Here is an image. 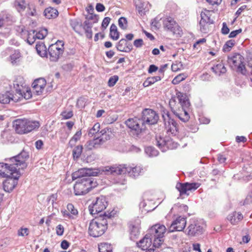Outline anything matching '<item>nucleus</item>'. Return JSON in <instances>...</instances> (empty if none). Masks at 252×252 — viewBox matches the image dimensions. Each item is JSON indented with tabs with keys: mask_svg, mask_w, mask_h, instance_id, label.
<instances>
[{
	"mask_svg": "<svg viewBox=\"0 0 252 252\" xmlns=\"http://www.w3.org/2000/svg\"><path fill=\"white\" fill-rule=\"evenodd\" d=\"M142 168L140 166L131 167L126 165L119 166H108L103 167L101 171L106 175H121L127 172L130 176H138L141 172Z\"/></svg>",
	"mask_w": 252,
	"mask_h": 252,
	"instance_id": "7ed1b4c3",
	"label": "nucleus"
},
{
	"mask_svg": "<svg viewBox=\"0 0 252 252\" xmlns=\"http://www.w3.org/2000/svg\"><path fill=\"white\" fill-rule=\"evenodd\" d=\"M47 34V29L45 28H42L35 34L36 38L38 39H42L45 37Z\"/></svg>",
	"mask_w": 252,
	"mask_h": 252,
	"instance_id": "a19ab883",
	"label": "nucleus"
},
{
	"mask_svg": "<svg viewBox=\"0 0 252 252\" xmlns=\"http://www.w3.org/2000/svg\"><path fill=\"white\" fill-rule=\"evenodd\" d=\"M176 37H180L183 34V31L181 28L174 22V35Z\"/></svg>",
	"mask_w": 252,
	"mask_h": 252,
	"instance_id": "09e8293b",
	"label": "nucleus"
},
{
	"mask_svg": "<svg viewBox=\"0 0 252 252\" xmlns=\"http://www.w3.org/2000/svg\"><path fill=\"white\" fill-rule=\"evenodd\" d=\"M29 158V154L23 150L18 155L10 158L9 162H11L19 171L20 169H24L27 166L25 160Z\"/></svg>",
	"mask_w": 252,
	"mask_h": 252,
	"instance_id": "9b49d317",
	"label": "nucleus"
},
{
	"mask_svg": "<svg viewBox=\"0 0 252 252\" xmlns=\"http://www.w3.org/2000/svg\"><path fill=\"white\" fill-rule=\"evenodd\" d=\"M14 88L16 89V93L19 95L18 99L21 97H24L26 99H28L32 97V94L31 91H27L26 93H23L20 89H18L16 86L18 88L19 85L17 82H14L13 83Z\"/></svg>",
	"mask_w": 252,
	"mask_h": 252,
	"instance_id": "7c9ffc66",
	"label": "nucleus"
},
{
	"mask_svg": "<svg viewBox=\"0 0 252 252\" xmlns=\"http://www.w3.org/2000/svg\"><path fill=\"white\" fill-rule=\"evenodd\" d=\"M141 121L143 122V125L147 124L152 125L156 124L158 120V116L156 112L150 109H145L142 112Z\"/></svg>",
	"mask_w": 252,
	"mask_h": 252,
	"instance_id": "2eb2a0df",
	"label": "nucleus"
},
{
	"mask_svg": "<svg viewBox=\"0 0 252 252\" xmlns=\"http://www.w3.org/2000/svg\"><path fill=\"white\" fill-rule=\"evenodd\" d=\"M69 22L73 30L78 34L81 35V30L82 28V24L81 20L78 19H71Z\"/></svg>",
	"mask_w": 252,
	"mask_h": 252,
	"instance_id": "cd10ccee",
	"label": "nucleus"
},
{
	"mask_svg": "<svg viewBox=\"0 0 252 252\" xmlns=\"http://www.w3.org/2000/svg\"><path fill=\"white\" fill-rule=\"evenodd\" d=\"M118 24L119 27L123 29L126 30L127 27V20L125 17H121L118 21Z\"/></svg>",
	"mask_w": 252,
	"mask_h": 252,
	"instance_id": "a18cd8bd",
	"label": "nucleus"
},
{
	"mask_svg": "<svg viewBox=\"0 0 252 252\" xmlns=\"http://www.w3.org/2000/svg\"><path fill=\"white\" fill-rule=\"evenodd\" d=\"M140 234L139 228L136 226H133L130 231V239L134 240L136 239Z\"/></svg>",
	"mask_w": 252,
	"mask_h": 252,
	"instance_id": "c03bdc74",
	"label": "nucleus"
},
{
	"mask_svg": "<svg viewBox=\"0 0 252 252\" xmlns=\"http://www.w3.org/2000/svg\"><path fill=\"white\" fill-rule=\"evenodd\" d=\"M111 19L109 17H105L102 22L101 27L104 29H105L110 22Z\"/></svg>",
	"mask_w": 252,
	"mask_h": 252,
	"instance_id": "13d9d810",
	"label": "nucleus"
},
{
	"mask_svg": "<svg viewBox=\"0 0 252 252\" xmlns=\"http://www.w3.org/2000/svg\"><path fill=\"white\" fill-rule=\"evenodd\" d=\"M243 218V216L241 213L236 212L229 214L227 217L228 220L233 225L241 221Z\"/></svg>",
	"mask_w": 252,
	"mask_h": 252,
	"instance_id": "bb28decb",
	"label": "nucleus"
},
{
	"mask_svg": "<svg viewBox=\"0 0 252 252\" xmlns=\"http://www.w3.org/2000/svg\"><path fill=\"white\" fill-rule=\"evenodd\" d=\"M173 13H170L169 15L166 16L163 20L164 28L171 31H172L173 29Z\"/></svg>",
	"mask_w": 252,
	"mask_h": 252,
	"instance_id": "c85d7f7f",
	"label": "nucleus"
},
{
	"mask_svg": "<svg viewBox=\"0 0 252 252\" xmlns=\"http://www.w3.org/2000/svg\"><path fill=\"white\" fill-rule=\"evenodd\" d=\"M96 183L93 178H83L78 179L74 186V193L76 195L86 194L90 190L96 186Z\"/></svg>",
	"mask_w": 252,
	"mask_h": 252,
	"instance_id": "20e7f679",
	"label": "nucleus"
},
{
	"mask_svg": "<svg viewBox=\"0 0 252 252\" xmlns=\"http://www.w3.org/2000/svg\"><path fill=\"white\" fill-rule=\"evenodd\" d=\"M21 176L19 171H15V173L10 176L6 177V179L3 183L4 190L10 192L13 190L18 184V180Z\"/></svg>",
	"mask_w": 252,
	"mask_h": 252,
	"instance_id": "ddd939ff",
	"label": "nucleus"
},
{
	"mask_svg": "<svg viewBox=\"0 0 252 252\" xmlns=\"http://www.w3.org/2000/svg\"><path fill=\"white\" fill-rule=\"evenodd\" d=\"M82 135V132L81 130L77 131L73 135L72 138L69 142V145L70 147L74 146L78 140H79Z\"/></svg>",
	"mask_w": 252,
	"mask_h": 252,
	"instance_id": "4c0bfd02",
	"label": "nucleus"
},
{
	"mask_svg": "<svg viewBox=\"0 0 252 252\" xmlns=\"http://www.w3.org/2000/svg\"><path fill=\"white\" fill-rule=\"evenodd\" d=\"M34 32V31H33L32 33L29 32L28 33L27 42L30 45H32L35 42V39H37Z\"/></svg>",
	"mask_w": 252,
	"mask_h": 252,
	"instance_id": "49530a36",
	"label": "nucleus"
},
{
	"mask_svg": "<svg viewBox=\"0 0 252 252\" xmlns=\"http://www.w3.org/2000/svg\"><path fill=\"white\" fill-rule=\"evenodd\" d=\"M188 234L191 236H195L202 233L203 226L198 220H194L188 227Z\"/></svg>",
	"mask_w": 252,
	"mask_h": 252,
	"instance_id": "6ab92c4d",
	"label": "nucleus"
},
{
	"mask_svg": "<svg viewBox=\"0 0 252 252\" xmlns=\"http://www.w3.org/2000/svg\"><path fill=\"white\" fill-rule=\"evenodd\" d=\"M110 36L114 40H117L119 38V32L117 30V26L113 24L110 29Z\"/></svg>",
	"mask_w": 252,
	"mask_h": 252,
	"instance_id": "72a5a7b5",
	"label": "nucleus"
},
{
	"mask_svg": "<svg viewBox=\"0 0 252 252\" xmlns=\"http://www.w3.org/2000/svg\"><path fill=\"white\" fill-rule=\"evenodd\" d=\"M27 122L26 133L38 128L39 126V124L37 121H32L27 120Z\"/></svg>",
	"mask_w": 252,
	"mask_h": 252,
	"instance_id": "c9c22d12",
	"label": "nucleus"
},
{
	"mask_svg": "<svg viewBox=\"0 0 252 252\" xmlns=\"http://www.w3.org/2000/svg\"><path fill=\"white\" fill-rule=\"evenodd\" d=\"M186 218L179 216L174 220V231H182L186 225Z\"/></svg>",
	"mask_w": 252,
	"mask_h": 252,
	"instance_id": "b1692460",
	"label": "nucleus"
},
{
	"mask_svg": "<svg viewBox=\"0 0 252 252\" xmlns=\"http://www.w3.org/2000/svg\"><path fill=\"white\" fill-rule=\"evenodd\" d=\"M143 44V41L142 39H138L134 40L133 45L137 48L141 47Z\"/></svg>",
	"mask_w": 252,
	"mask_h": 252,
	"instance_id": "680f3d73",
	"label": "nucleus"
},
{
	"mask_svg": "<svg viewBox=\"0 0 252 252\" xmlns=\"http://www.w3.org/2000/svg\"><path fill=\"white\" fill-rule=\"evenodd\" d=\"M27 119H17L13 122V127L19 134L26 133Z\"/></svg>",
	"mask_w": 252,
	"mask_h": 252,
	"instance_id": "aec40b11",
	"label": "nucleus"
},
{
	"mask_svg": "<svg viewBox=\"0 0 252 252\" xmlns=\"http://www.w3.org/2000/svg\"><path fill=\"white\" fill-rule=\"evenodd\" d=\"M67 210L70 212V213L73 215L76 216L78 215V211L76 209H75L73 205V204L71 203H69L67 205Z\"/></svg>",
	"mask_w": 252,
	"mask_h": 252,
	"instance_id": "864d4df0",
	"label": "nucleus"
},
{
	"mask_svg": "<svg viewBox=\"0 0 252 252\" xmlns=\"http://www.w3.org/2000/svg\"><path fill=\"white\" fill-rule=\"evenodd\" d=\"M99 252H113L111 245L104 243L98 245Z\"/></svg>",
	"mask_w": 252,
	"mask_h": 252,
	"instance_id": "e433bc0d",
	"label": "nucleus"
},
{
	"mask_svg": "<svg viewBox=\"0 0 252 252\" xmlns=\"http://www.w3.org/2000/svg\"><path fill=\"white\" fill-rule=\"evenodd\" d=\"M95 9L98 12H102L105 10V6L100 3H97L96 5Z\"/></svg>",
	"mask_w": 252,
	"mask_h": 252,
	"instance_id": "338daca9",
	"label": "nucleus"
},
{
	"mask_svg": "<svg viewBox=\"0 0 252 252\" xmlns=\"http://www.w3.org/2000/svg\"><path fill=\"white\" fill-rule=\"evenodd\" d=\"M162 117L164 122L165 128L167 130V134L164 138L160 136H156V143L158 147L162 152H166L167 150L173 149V136L172 132V128L173 126V119L171 117L168 111H164L162 114Z\"/></svg>",
	"mask_w": 252,
	"mask_h": 252,
	"instance_id": "f257e3e1",
	"label": "nucleus"
},
{
	"mask_svg": "<svg viewBox=\"0 0 252 252\" xmlns=\"http://www.w3.org/2000/svg\"><path fill=\"white\" fill-rule=\"evenodd\" d=\"M241 32H242V30L241 29L237 30L232 31L229 35V38L235 37L237 36V35H238L239 33H241Z\"/></svg>",
	"mask_w": 252,
	"mask_h": 252,
	"instance_id": "e2e57ef3",
	"label": "nucleus"
},
{
	"mask_svg": "<svg viewBox=\"0 0 252 252\" xmlns=\"http://www.w3.org/2000/svg\"><path fill=\"white\" fill-rule=\"evenodd\" d=\"M234 44L235 41L234 40H230L227 41L223 46V51L225 52L229 51L230 49L234 45Z\"/></svg>",
	"mask_w": 252,
	"mask_h": 252,
	"instance_id": "de8ad7c7",
	"label": "nucleus"
},
{
	"mask_svg": "<svg viewBox=\"0 0 252 252\" xmlns=\"http://www.w3.org/2000/svg\"><path fill=\"white\" fill-rule=\"evenodd\" d=\"M92 27V23L89 20H86L84 22L83 29L85 31L87 37L90 39L92 38L93 36Z\"/></svg>",
	"mask_w": 252,
	"mask_h": 252,
	"instance_id": "2f4dec72",
	"label": "nucleus"
},
{
	"mask_svg": "<svg viewBox=\"0 0 252 252\" xmlns=\"http://www.w3.org/2000/svg\"><path fill=\"white\" fill-rule=\"evenodd\" d=\"M212 69L216 74L219 75L225 73L226 71V69L221 61L217 62L212 67Z\"/></svg>",
	"mask_w": 252,
	"mask_h": 252,
	"instance_id": "a878e982",
	"label": "nucleus"
},
{
	"mask_svg": "<svg viewBox=\"0 0 252 252\" xmlns=\"http://www.w3.org/2000/svg\"><path fill=\"white\" fill-rule=\"evenodd\" d=\"M166 231L163 225L158 224L153 225L148 230V234L153 239V247L158 248L163 241V237Z\"/></svg>",
	"mask_w": 252,
	"mask_h": 252,
	"instance_id": "423d86ee",
	"label": "nucleus"
},
{
	"mask_svg": "<svg viewBox=\"0 0 252 252\" xmlns=\"http://www.w3.org/2000/svg\"><path fill=\"white\" fill-rule=\"evenodd\" d=\"M178 95V98L179 101V102L182 107V109L183 110V114H175L174 112V115H176L183 122L188 121L189 120V116L188 113V110L190 106V103L189 102V99L187 98L186 95H184L180 93H178L177 94Z\"/></svg>",
	"mask_w": 252,
	"mask_h": 252,
	"instance_id": "6e6552de",
	"label": "nucleus"
},
{
	"mask_svg": "<svg viewBox=\"0 0 252 252\" xmlns=\"http://www.w3.org/2000/svg\"><path fill=\"white\" fill-rule=\"evenodd\" d=\"M117 50L123 52H130L133 48L132 45L125 39H121L117 44Z\"/></svg>",
	"mask_w": 252,
	"mask_h": 252,
	"instance_id": "412c9836",
	"label": "nucleus"
},
{
	"mask_svg": "<svg viewBox=\"0 0 252 252\" xmlns=\"http://www.w3.org/2000/svg\"><path fill=\"white\" fill-rule=\"evenodd\" d=\"M64 232V228L61 224H59L56 227V233L59 236H62L63 235Z\"/></svg>",
	"mask_w": 252,
	"mask_h": 252,
	"instance_id": "4d7b16f0",
	"label": "nucleus"
},
{
	"mask_svg": "<svg viewBox=\"0 0 252 252\" xmlns=\"http://www.w3.org/2000/svg\"><path fill=\"white\" fill-rule=\"evenodd\" d=\"M100 172L98 169L84 168L79 169L72 174L73 180L81 179L83 178H91V176H96Z\"/></svg>",
	"mask_w": 252,
	"mask_h": 252,
	"instance_id": "f8f14e48",
	"label": "nucleus"
},
{
	"mask_svg": "<svg viewBox=\"0 0 252 252\" xmlns=\"http://www.w3.org/2000/svg\"><path fill=\"white\" fill-rule=\"evenodd\" d=\"M137 244L138 246L143 250H147L151 246L152 244H153V239L147 233L144 237Z\"/></svg>",
	"mask_w": 252,
	"mask_h": 252,
	"instance_id": "5701e85b",
	"label": "nucleus"
},
{
	"mask_svg": "<svg viewBox=\"0 0 252 252\" xmlns=\"http://www.w3.org/2000/svg\"><path fill=\"white\" fill-rule=\"evenodd\" d=\"M125 123L127 127L134 131L136 135H138L143 129V122L136 117L128 119Z\"/></svg>",
	"mask_w": 252,
	"mask_h": 252,
	"instance_id": "dca6fc26",
	"label": "nucleus"
},
{
	"mask_svg": "<svg viewBox=\"0 0 252 252\" xmlns=\"http://www.w3.org/2000/svg\"><path fill=\"white\" fill-rule=\"evenodd\" d=\"M176 64H174V72L183 68V65L180 62L176 61Z\"/></svg>",
	"mask_w": 252,
	"mask_h": 252,
	"instance_id": "0e129e2a",
	"label": "nucleus"
},
{
	"mask_svg": "<svg viewBox=\"0 0 252 252\" xmlns=\"http://www.w3.org/2000/svg\"><path fill=\"white\" fill-rule=\"evenodd\" d=\"M57 197L58 195L57 193L52 194L47 198V201L53 204L56 200Z\"/></svg>",
	"mask_w": 252,
	"mask_h": 252,
	"instance_id": "bf43d9fd",
	"label": "nucleus"
},
{
	"mask_svg": "<svg viewBox=\"0 0 252 252\" xmlns=\"http://www.w3.org/2000/svg\"><path fill=\"white\" fill-rule=\"evenodd\" d=\"M20 57V53L18 51H15L14 53L12 54L10 58L12 63H16L17 60Z\"/></svg>",
	"mask_w": 252,
	"mask_h": 252,
	"instance_id": "3c124183",
	"label": "nucleus"
},
{
	"mask_svg": "<svg viewBox=\"0 0 252 252\" xmlns=\"http://www.w3.org/2000/svg\"><path fill=\"white\" fill-rule=\"evenodd\" d=\"M251 203H252V191L247 195L245 200V204H250Z\"/></svg>",
	"mask_w": 252,
	"mask_h": 252,
	"instance_id": "774afa93",
	"label": "nucleus"
},
{
	"mask_svg": "<svg viewBox=\"0 0 252 252\" xmlns=\"http://www.w3.org/2000/svg\"><path fill=\"white\" fill-rule=\"evenodd\" d=\"M98 134L100 135L86 143L85 146L88 150L100 147L111 137V130L107 127L102 129Z\"/></svg>",
	"mask_w": 252,
	"mask_h": 252,
	"instance_id": "39448f33",
	"label": "nucleus"
},
{
	"mask_svg": "<svg viewBox=\"0 0 252 252\" xmlns=\"http://www.w3.org/2000/svg\"><path fill=\"white\" fill-rule=\"evenodd\" d=\"M17 168L11 163H0V177L10 176L17 171Z\"/></svg>",
	"mask_w": 252,
	"mask_h": 252,
	"instance_id": "f3484780",
	"label": "nucleus"
},
{
	"mask_svg": "<svg viewBox=\"0 0 252 252\" xmlns=\"http://www.w3.org/2000/svg\"><path fill=\"white\" fill-rule=\"evenodd\" d=\"M229 32V29L225 23H223L221 29V33L223 34H227Z\"/></svg>",
	"mask_w": 252,
	"mask_h": 252,
	"instance_id": "052dcab7",
	"label": "nucleus"
},
{
	"mask_svg": "<svg viewBox=\"0 0 252 252\" xmlns=\"http://www.w3.org/2000/svg\"><path fill=\"white\" fill-rule=\"evenodd\" d=\"M46 84V81L44 78H40L34 80L32 83V85L37 95L41 94Z\"/></svg>",
	"mask_w": 252,
	"mask_h": 252,
	"instance_id": "4be33fe9",
	"label": "nucleus"
},
{
	"mask_svg": "<svg viewBox=\"0 0 252 252\" xmlns=\"http://www.w3.org/2000/svg\"><path fill=\"white\" fill-rule=\"evenodd\" d=\"M63 45L62 42L59 41L54 44L50 45L48 48L50 59L51 61H57L63 52Z\"/></svg>",
	"mask_w": 252,
	"mask_h": 252,
	"instance_id": "4468645a",
	"label": "nucleus"
},
{
	"mask_svg": "<svg viewBox=\"0 0 252 252\" xmlns=\"http://www.w3.org/2000/svg\"><path fill=\"white\" fill-rule=\"evenodd\" d=\"M18 100L13 94L9 92H7L3 94H0V103L2 104H7L11 101L16 102Z\"/></svg>",
	"mask_w": 252,
	"mask_h": 252,
	"instance_id": "393cba45",
	"label": "nucleus"
},
{
	"mask_svg": "<svg viewBox=\"0 0 252 252\" xmlns=\"http://www.w3.org/2000/svg\"><path fill=\"white\" fill-rule=\"evenodd\" d=\"M145 153L149 157H156L158 155V152L154 147H148L145 148Z\"/></svg>",
	"mask_w": 252,
	"mask_h": 252,
	"instance_id": "ea45409f",
	"label": "nucleus"
},
{
	"mask_svg": "<svg viewBox=\"0 0 252 252\" xmlns=\"http://www.w3.org/2000/svg\"><path fill=\"white\" fill-rule=\"evenodd\" d=\"M61 115L63 119H68L72 117L73 113L72 111L70 110L68 111H64L62 113Z\"/></svg>",
	"mask_w": 252,
	"mask_h": 252,
	"instance_id": "5fc2aeb1",
	"label": "nucleus"
},
{
	"mask_svg": "<svg viewBox=\"0 0 252 252\" xmlns=\"http://www.w3.org/2000/svg\"><path fill=\"white\" fill-rule=\"evenodd\" d=\"M100 126L99 123H95L93 127L89 130L88 135L90 136H93L95 134L98 133L100 130Z\"/></svg>",
	"mask_w": 252,
	"mask_h": 252,
	"instance_id": "79ce46f5",
	"label": "nucleus"
},
{
	"mask_svg": "<svg viewBox=\"0 0 252 252\" xmlns=\"http://www.w3.org/2000/svg\"><path fill=\"white\" fill-rule=\"evenodd\" d=\"M200 186V184L199 183H177L176 185V189L179 192L180 197L183 199L184 198V195L189 196V191H194Z\"/></svg>",
	"mask_w": 252,
	"mask_h": 252,
	"instance_id": "0eeeda50",
	"label": "nucleus"
},
{
	"mask_svg": "<svg viewBox=\"0 0 252 252\" xmlns=\"http://www.w3.org/2000/svg\"><path fill=\"white\" fill-rule=\"evenodd\" d=\"M15 6L19 11H20L26 8V3L24 0H16L15 1Z\"/></svg>",
	"mask_w": 252,
	"mask_h": 252,
	"instance_id": "37998d69",
	"label": "nucleus"
},
{
	"mask_svg": "<svg viewBox=\"0 0 252 252\" xmlns=\"http://www.w3.org/2000/svg\"><path fill=\"white\" fill-rule=\"evenodd\" d=\"M119 77L117 75H114L111 77L108 82V85L109 87L114 86L116 82L118 81Z\"/></svg>",
	"mask_w": 252,
	"mask_h": 252,
	"instance_id": "603ef678",
	"label": "nucleus"
},
{
	"mask_svg": "<svg viewBox=\"0 0 252 252\" xmlns=\"http://www.w3.org/2000/svg\"><path fill=\"white\" fill-rule=\"evenodd\" d=\"M246 70L247 72H249L250 73V78L252 81V61L249 62Z\"/></svg>",
	"mask_w": 252,
	"mask_h": 252,
	"instance_id": "69168bd1",
	"label": "nucleus"
},
{
	"mask_svg": "<svg viewBox=\"0 0 252 252\" xmlns=\"http://www.w3.org/2000/svg\"><path fill=\"white\" fill-rule=\"evenodd\" d=\"M29 234V229L27 228H21L18 231V235L21 236H27Z\"/></svg>",
	"mask_w": 252,
	"mask_h": 252,
	"instance_id": "6e6d98bb",
	"label": "nucleus"
},
{
	"mask_svg": "<svg viewBox=\"0 0 252 252\" xmlns=\"http://www.w3.org/2000/svg\"><path fill=\"white\" fill-rule=\"evenodd\" d=\"M36 50L37 54L42 57H46L47 55L46 47L42 42H39L36 44Z\"/></svg>",
	"mask_w": 252,
	"mask_h": 252,
	"instance_id": "473e14b6",
	"label": "nucleus"
},
{
	"mask_svg": "<svg viewBox=\"0 0 252 252\" xmlns=\"http://www.w3.org/2000/svg\"><path fill=\"white\" fill-rule=\"evenodd\" d=\"M44 15L48 19H52L56 18L59 14L58 11L54 8L48 7L44 10Z\"/></svg>",
	"mask_w": 252,
	"mask_h": 252,
	"instance_id": "c756f323",
	"label": "nucleus"
},
{
	"mask_svg": "<svg viewBox=\"0 0 252 252\" xmlns=\"http://www.w3.org/2000/svg\"><path fill=\"white\" fill-rule=\"evenodd\" d=\"M12 21V17L11 15L6 14L0 17V28L5 25L10 24V22Z\"/></svg>",
	"mask_w": 252,
	"mask_h": 252,
	"instance_id": "f704fd0d",
	"label": "nucleus"
},
{
	"mask_svg": "<svg viewBox=\"0 0 252 252\" xmlns=\"http://www.w3.org/2000/svg\"><path fill=\"white\" fill-rule=\"evenodd\" d=\"M187 75L184 73H181L178 75H177L174 77V84H178L180 82L183 81L187 78Z\"/></svg>",
	"mask_w": 252,
	"mask_h": 252,
	"instance_id": "8fccbe9b",
	"label": "nucleus"
},
{
	"mask_svg": "<svg viewBox=\"0 0 252 252\" xmlns=\"http://www.w3.org/2000/svg\"><path fill=\"white\" fill-rule=\"evenodd\" d=\"M83 151V146L81 145H78L76 146L72 151V155L74 158H78Z\"/></svg>",
	"mask_w": 252,
	"mask_h": 252,
	"instance_id": "58836bf2",
	"label": "nucleus"
},
{
	"mask_svg": "<svg viewBox=\"0 0 252 252\" xmlns=\"http://www.w3.org/2000/svg\"><path fill=\"white\" fill-rule=\"evenodd\" d=\"M111 215H106L103 217L93 219L89 223L88 233L94 237L101 236L107 228L108 220H110Z\"/></svg>",
	"mask_w": 252,
	"mask_h": 252,
	"instance_id": "f03ea898",
	"label": "nucleus"
},
{
	"mask_svg": "<svg viewBox=\"0 0 252 252\" xmlns=\"http://www.w3.org/2000/svg\"><path fill=\"white\" fill-rule=\"evenodd\" d=\"M244 58L239 54H236L232 57H229L228 62L231 67L243 74L247 73L246 68L244 64Z\"/></svg>",
	"mask_w": 252,
	"mask_h": 252,
	"instance_id": "1a4fd4ad",
	"label": "nucleus"
},
{
	"mask_svg": "<svg viewBox=\"0 0 252 252\" xmlns=\"http://www.w3.org/2000/svg\"><path fill=\"white\" fill-rule=\"evenodd\" d=\"M209 13V11H207V13L201 12L200 14L201 19L199 22L200 30L203 33H207L208 32L209 25L213 23V20H211L208 15Z\"/></svg>",
	"mask_w": 252,
	"mask_h": 252,
	"instance_id": "a211bd4d",
	"label": "nucleus"
},
{
	"mask_svg": "<svg viewBox=\"0 0 252 252\" xmlns=\"http://www.w3.org/2000/svg\"><path fill=\"white\" fill-rule=\"evenodd\" d=\"M107 205V202L105 197L103 196H100L96 198L94 202L89 205L90 213L92 215L98 214L104 210Z\"/></svg>",
	"mask_w": 252,
	"mask_h": 252,
	"instance_id": "9d476101",
	"label": "nucleus"
}]
</instances>
